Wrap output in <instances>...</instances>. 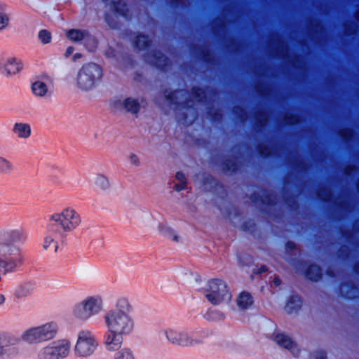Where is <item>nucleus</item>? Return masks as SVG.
Masks as SVG:
<instances>
[{
    "instance_id": "obj_1",
    "label": "nucleus",
    "mask_w": 359,
    "mask_h": 359,
    "mask_svg": "<svg viewBox=\"0 0 359 359\" xmlns=\"http://www.w3.org/2000/svg\"><path fill=\"white\" fill-rule=\"evenodd\" d=\"M133 306L126 297H118L114 308L109 309L104 316L103 320L107 333L104 344L107 350H115L122 346L123 337L130 335L135 330L133 316Z\"/></svg>"
},
{
    "instance_id": "obj_2",
    "label": "nucleus",
    "mask_w": 359,
    "mask_h": 359,
    "mask_svg": "<svg viewBox=\"0 0 359 359\" xmlns=\"http://www.w3.org/2000/svg\"><path fill=\"white\" fill-rule=\"evenodd\" d=\"M23 238V231L13 229L0 235V269L4 272L17 271L22 264L20 248L14 244Z\"/></svg>"
},
{
    "instance_id": "obj_3",
    "label": "nucleus",
    "mask_w": 359,
    "mask_h": 359,
    "mask_svg": "<svg viewBox=\"0 0 359 359\" xmlns=\"http://www.w3.org/2000/svg\"><path fill=\"white\" fill-rule=\"evenodd\" d=\"M103 70L97 63L89 62L82 65L72 77L73 85L79 90L89 92L102 81Z\"/></svg>"
},
{
    "instance_id": "obj_4",
    "label": "nucleus",
    "mask_w": 359,
    "mask_h": 359,
    "mask_svg": "<svg viewBox=\"0 0 359 359\" xmlns=\"http://www.w3.org/2000/svg\"><path fill=\"white\" fill-rule=\"evenodd\" d=\"M48 222L49 230L63 234L75 231L82 220L80 214L73 207L69 206L50 215Z\"/></svg>"
},
{
    "instance_id": "obj_5",
    "label": "nucleus",
    "mask_w": 359,
    "mask_h": 359,
    "mask_svg": "<svg viewBox=\"0 0 359 359\" xmlns=\"http://www.w3.org/2000/svg\"><path fill=\"white\" fill-rule=\"evenodd\" d=\"M57 332V324L51 321L26 329L22 332L20 339L26 344H36L55 338Z\"/></svg>"
},
{
    "instance_id": "obj_6",
    "label": "nucleus",
    "mask_w": 359,
    "mask_h": 359,
    "mask_svg": "<svg viewBox=\"0 0 359 359\" xmlns=\"http://www.w3.org/2000/svg\"><path fill=\"white\" fill-rule=\"evenodd\" d=\"M104 308L102 296L89 295L74 306L72 313L77 320L86 322L102 313Z\"/></svg>"
},
{
    "instance_id": "obj_7",
    "label": "nucleus",
    "mask_w": 359,
    "mask_h": 359,
    "mask_svg": "<svg viewBox=\"0 0 359 359\" xmlns=\"http://www.w3.org/2000/svg\"><path fill=\"white\" fill-rule=\"evenodd\" d=\"M206 299L213 305H226L231 300V293L224 280L214 278L208 280L202 290Z\"/></svg>"
},
{
    "instance_id": "obj_8",
    "label": "nucleus",
    "mask_w": 359,
    "mask_h": 359,
    "mask_svg": "<svg viewBox=\"0 0 359 359\" xmlns=\"http://www.w3.org/2000/svg\"><path fill=\"white\" fill-rule=\"evenodd\" d=\"M97 347L98 342L91 332L81 331L78 333L73 351L79 358H88L94 354Z\"/></svg>"
},
{
    "instance_id": "obj_9",
    "label": "nucleus",
    "mask_w": 359,
    "mask_h": 359,
    "mask_svg": "<svg viewBox=\"0 0 359 359\" xmlns=\"http://www.w3.org/2000/svg\"><path fill=\"white\" fill-rule=\"evenodd\" d=\"M164 333L166 339L173 345L189 347L201 342V340L195 334L187 330L168 328Z\"/></svg>"
},
{
    "instance_id": "obj_10",
    "label": "nucleus",
    "mask_w": 359,
    "mask_h": 359,
    "mask_svg": "<svg viewBox=\"0 0 359 359\" xmlns=\"http://www.w3.org/2000/svg\"><path fill=\"white\" fill-rule=\"evenodd\" d=\"M53 83L48 76H43L37 78L32 82L31 90L33 95L41 99H47L52 96Z\"/></svg>"
},
{
    "instance_id": "obj_11",
    "label": "nucleus",
    "mask_w": 359,
    "mask_h": 359,
    "mask_svg": "<svg viewBox=\"0 0 359 359\" xmlns=\"http://www.w3.org/2000/svg\"><path fill=\"white\" fill-rule=\"evenodd\" d=\"M23 69L22 62L15 57H8L0 60V72L7 77L19 74Z\"/></svg>"
},
{
    "instance_id": "obj_12",
    "label": "nucleus",
    "mask_w": 359,
    "mask_h": 359,
    "mask_svg": "<svg viewBox=\"0 0 359 359\" xmlns=\"http://www.w3.org/2000/svg\"><path fill=\"white\" fill-rule=\"evenodd\" d=\"M57 234L55 230H49L48 224L47 225V232L44 234L41 241V248L43 251L50 254H55L57 252L59 249Z\"/></svg>"
},
{
    "instance_id": "obj_13",
    "label": "nucleus",
    "mask_w": 359,
    "mask_h": 359,
    "mask_svg": "<svg viewBox=\"0 0 359 359\" xmlns=\"http://www.w3.org/2000/svg\"><path fill=\"white\" fill-rule=\"evenodd\" d=\"M273 339L280 346L288 349L294 357H299L300 349L292 339L284 333L278 332L275 334Z\"/></svg>"
},
{
    "instance_id": "obj_14",
    "label": "nucleus",
    "mask_w": 359,
    "mask_h": 359,
    "mask_svg": "<svg viewBox=\"0 0 359 359\" xmlns=\"http://www.w3.org/2000/svg\"><path fill=\"white\" fill-rule=\"evenodd\" d=\"M18 339L13 335L5 332H0V359H9L10 347L15 346Z\"/></svg>"
},
{
    "instance_id": "obj_15",
    "label": "nucleus",
    "mask_w": 359,
    "mask_h": 359,
    "mask_svg": "<svg viewBox=\"0 0 359 359\" xmlns=\"http://www.w3.org/2000/svg\"><path fill=\"white\" fill-rule=\"evenodd\" d=\"M57 359L66 358L70 353L71 342L67 339H62L48 344Z\"/></svg>"
},
{
    "instance_id": "obj_16",
    "label": "nucleus",
    "mask_w": 359,
    "mask_h": 359,
    "mask_svg": "<svg viewBox=\"0 0 359 359\" xmlns=\"http://www.w3.org/2000/svg\"><path fill=\"white\" fill-rule=\"evenodd\" d=\"M67 38L74 42H79L84 41L85 43L90 42L92 43V48L95 44V39L90 35L86 30L72 29L66 31Z\"/></svg>"
},
{
    "instance_id": "obj_17",
    "label": "nucleus",
    "mask_w": 359,
    "mask_h": 359,
    "mask_svg": "<svg viewBox=\"0 0 359 359\" xmlns=\"http://www.w3.org/2000/svg\"><path fill=\"white\" fill-rule=\"evenodd\" d=\"M157 231L159 234L172 240L176 243L183 241V236L173 229L166 222L163 221L158 224Z\"/></svg>"
},
{
    "instance_id": "obj_18",
    "label": "nucleus",
    "mask_w": 359,
    "mask_h": 359,
    "mask_svg": "<svg viewBox=\"0 0 359 359\" xmlns=\"http://www.w3.org/2000/svg\"><path fill=\"white\" fill-rule=\"evenodd\" d=\"M114 353L113 359H136L135 350L128 346H120L115 350H107Z\"/></svg>"
},
{
    "instance_id": "obj_19",
    "label": "nucleus",
    "mask_w": 359,
    "mask_h": 359,
    "mask_svg": "<svg viewBox=\"0 0 359 359\" xmlns=\"http://www.w3.org/2000/svg\"><path fill=\"white\" fill-rule=\"evenodd\" d=\"M13 133L20 139H27L31 135V127L28 123H16L13 126Z\"/></svg>"
},
{
    "instance_id": "obj_20",
    "label": "nucleus",
    "mask_w": 359,
    "mask_h": 359,
    "mask_svg": "<svg viewBox=\"0 0 359 359\" xmlns=\"http://www.w3.org/2000/svg\"><path fill=\"white\" fill-rule=\"evenodd\" d=\"M121 104L123 109L132 114H136L140 109V102L138 100L133 97H128L124 99Z\"/></svg>"
},
{
    "instance_id": "obj_21",
    "label": "nucleus",
    "mask_w": 359,
    "mask_h": 359,
    "mask_svg": "<svg viewBox=\"0 0 359 359\" xmlns=\"http://www.w3.org/2000/svg\"><path fill=\"white\" fill-rule=\"evenodd\" d=\"M93 183L97 187L103 191L109 190L111 186L109 177L102 173L95 175Z\"/></svg>"
},
{
    "instance_id": "obj_22",
    "label": "nucleus",
    "mask_w": 359,
    "mask_h": 359,
    "mask_svg": "<svg viewBox=\"0 0 359 359\" xmlns=\"http://www.w3.org/2000/svg\"><path fill=\"white\" fill-rule=\"evenodd\" d=\"M252 298L251 295L246 292H242L236 299L237 306L240 309H246L252 304Z\"/></svg>"
},
{
    "instance_id": "obj_23",
    "label": "nucleus",
    "mask_w": 359,
    "mask_h": 359,
    "mask_svg": "<svg viewBox=\"0 0 359 359\" xmlns=\"http://www.w3.org/2000/svg\"><path fill=\"white\" fill-rule=\"evenodd\" d=\"M301 306L302 301L300 298L297 296H294L288 300L285 309L287 313H292L300 309Z\"/></svg>"
},
{
    "instance_id": "obj_24",
    "label": "nucleus",
    "mask_w": 359,
    "mask_h": 359,
    "mask_svg": "<svg viewBox=\"0 0 359 359\" xmlns=\"http://www.w3.org/2000/svg\"><path fill=\"white\" fill-rule=\"evenodd\" d=\"M37 359H57V358L52 351V348L48 344L39 351Z\"/></svg>"
},
{
    "instance_id": "obj_25",
    "label": "nucleus",
    "mask_w": 359,
    "mask_h": 359,
    "mask_svg": "<svg viewBox=\"0 0 359 359\" xmlns=\"http://www.w3.org/2000/svg\"><path fill=\"white\" fill-rule=\"evenodd\" d=\"M177 182L175 184L174 189L177 191L184 190L187 187V181L184 175L181 172H177L175 175Z\"/></svg>"
},
{
    "instance_id": "obj_26",
    "label": "nucleus",
    "mask_w": 359,
    "mask_h": 359,
    "mask_svg": "<svg viewBox=\"0 0 359 359\" xmlns=\"http://www.w3.org/2000/svg\"><path fill=\"white\" fill-rule=\"evenodd\" d=\"M321 276L320 269L317 265H311L306 271V276L312 280H317Z\"/></svg>"
},
{
    "instance_id": "obj_27",
    "label": "nucleus",
    "mask_w": 359,
    "mask_h": 359,
    "mask_svg": "<svg viewBox=\"0 0 359 359\" xmlns=\"http://www.w3.org/2000/svg\"><path fill=\"white\" fill-rule=\"evenodd\" d=\"M10 24V16L0 5V32L6 29Z\"/></svg>"
},
{
    "instance_id": "obj_28",
    "label": "nucleus",
    "mask_w": 359,
    "mask_h": 359,
    "mask_svg": "<svg viewBox=\"0 0 359 359\" xmlns=\"http://www.w3.org/2000/svg\"><path fill=\"white\" fill-rule=\"evenodd\" d=\"M13 169L12 163L8 159L0 156V172L8 173Z\"/></svg>"
},
{
    "instance_id": "obj_29",
    "label": "nucleus",
    "mask_w": 359,
    "mask_h": 359,
    "mask_svg": "<svg viewBox=\"0 0 359 359\" xmlns=\"http://www.w3.org/2000/svg\"><path fill=\"white\" fill-rule=\"evenodd\" d=\"M38 36L39 40L43 44L49 43L51 41V34L46 29L41 30Z\"/></svg>"
},
{
    "instance_id": "obj_30",
    "label": "nucleus",
    "mask_w": 359,
    "mask_h": 359,
    "mask_svg": "<svg viewBox=\"0 0 359 359\" xmlns=\"http://www.w3.org/2000/svg\"><path fill=\"white\" fill-rule=\"evenodd\" d=\"M148 43H149L148 37L144 35L138 36L135 41L136 46L139 48H145L148 45Z\"/></svg>"
},
{
    "instance_id": "obj_31",
    "label": "nucleus",
    "mask_w": 359,
    "mask_h": 359,
    "mask_svg": "<svg viewBox=\"0 0 359 359\" xmlns=\"http://www.w3.org/2000/svg\"><path fill=\"white\" fill-rule=\"evenodd\" d=\"M128 160L130 163L133 165L137 166L140 165L139 158L135 154H130L128 156Z\"/></svg>"
},
{
    "instance_id": "obj_32",
    "label": "nucleus",
    "mask_w": 359,
    "mask_h": 359,
    "mask_svg": "<svg viewBox=\"0 0 359 359\" xmlns=\"http://www.w3.org/2000/svg\"><path fill=\"white\" fill-rule=\"evenodd\" d=\"M310 359H325V354L323 351L313 353Z\"/></svg>"
},
{
    "instance_id": "obj_33",
    "label": "nucleus",
    "mask_w": 359,
    "mask_h": 359,
    "mask_svg": "<svg viewBox=\"0 0 359 359\" xmlns=\"http://www.w3.org/2000/svg\"><path fill=\"white\" fill-rule=\"evenodd\" d=\"M164 60V57H163V55H161L156 56V60L155 61H154L153 62L158 67L162 68L163 64L161 63V60Z\"/></svg>"
},
{
    "instance_id": "obj_34",
    "label": "nucleus",
    "mask_w": 359,
    "mask_h": 359,
    "mask_svg": "<svg viewBox=\"0 0 359 359\" xmlns=\"http://www.w3.org/2000/svg\"><path fill=\"white\" fill-rule=\"evenodd\" d=\"M74 52V47L72 46H69L66 50H65V57L66 58H68L70 57V55H72Z\"/></svg>"
},
{
    "instance_id": "obj_35",
    "label": "nucleus",
    "mask_w": 359,
    "mask_h": 359,
    "mask_svg": "<svg viewBox=\"0 0 359 359\" xmlns=\"http://www.w3.org/2000/svg\"><path fill=\"white\" fill-rule=\"evenodd\" d=\"M146 219H147V221L145 222L146 225H147L148 226H151V222L154 220L152 215L150 214H147Z\"/></svg>"
},
{
    "instance_id": "obj_36",
    "label": "nucleus",
    "mask_w": 359,
    "mask_h": 359,
    "mask_svg": "<svg viewBox=\"0 0 359 359\" xmlns=\"http://www.w3.org/2000/svg\"><path fill=\"white\" fill-rule=\"evenodd\" d=\"M81 57H82V55H81V53H75V54L73 55V57H72V60H73L74 62H76V61H77L78 60L81 59Z\"/></svg>"
},
{
    "instance_id": "obj_37",
    "label": "nucleus",
    "mask_w": 359,
    "mask_h": 359,
    "mask_svg": "<svg viewBox=\"0 0 359 359\" xmlns=\"http://www.w3.org/2000/svg\"><path fill=\"white\" fill-rule=\"evenodd\" d=\"M6 301L5 296L2 294H0V306L3 305Z\"/></svg>"
},
{
    "instance_id": "obj_38",
    "label": "nucleus",
    "mask_w": 359,
    "mask_h": 359,
    "mask_svg": "<svg viewBox=\"0 0 359 359\" xmlns=\"http://www.w3.org/2000/svg\"><path fill=\"white\" fill-rule=\"evenodd\" d=\"M114 9H115L118 13H121V14H123V11L120 10V8H119L117 6H116L114 7Z\"/></svg>"
},
{
    "instance_id": "obj_39",
    "label": "nucleus",
    "mask_w": 359,
    "mask_h": 359,
    "mask_svg": "<svg viewBox=\"0 0 359 359\" xmlns=\"http://www.w3.org/2000/svg\"><path fill=\"white\" fill-rule=\"evenodd\" d=\"M274 283L276 284V285H278L280 284V280L276 278L274 280Z\"/></svg>"
},
{
    "instance_id": "obj_40",
    "label": "nucleus",
    "mask_w": 359,
    "mask_h": 359,
    "mask_svg": "<svg viewBox=\"0 0 359 359\" xmlns=\"http://www.w3.org/2000/svg\"><path fill=\"white\" fill-rule=\"evenodd\" d=\"M223 318H224V316L222 315H220V316L219 318H212V319L216 320V319H222Z\"/></svg>"
},
{
    "instance_id": "obj_41",
    "label": "nucleus",
    "mask_w": 359,
    "mask_h": 359,
    "mask_svg": "<svg viewBox=\"0 0 359 359\" xmlns=\"http://www.w3.org/2000/svg\"><path fill=\"white\" fill-rule=\"evenodd\" d=\"M357 18L359 20V12L357 13Z\"/></svg>"
}]
</instances>
